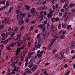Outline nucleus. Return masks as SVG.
I'll list each match as a JSON object with an SVG mask.
<instances>
[{
	"mask_svg": "<svg viewBox=\"0 0 75 75\" xmlns=\"http://www.w3.org/2000/svg\"><path fill=\"white\" fill-rule=\"evenodd\" d=\"M39 2L40 4H41L44 2V1L43 0H39Z\"/></svg>",
	"mask_w": 75,
	"mask_h": 75,
	"instance_id": "a878e982",
	"label": "nucleus"
},
{
	"mask_svg": "<svg viewBox=\"0 0 75 75\" xmlns=\"http://www.w3.org/2000/svg\"><path fill=\"white\" fill-rule=\"evenodd\" d=\"M62 28H66V27H67V25H64L63 24H62Z\"/></svg>",
	"mask_w": 75,
	"mask_h": 75,
	"instance_id": "c85d7f7f",
	"label": "nucleus"
},
{
	"mask_svg": "<svg viewBox=\"0 0 75 75\" xmlns=\"http://www.w3.org/2000/svg\"><path fill=\"white\" fill-rule=\"evenodd\" d=\"M52 22H57L56 21V19H55V18H53L52 20Z\"/></svg>",
	"mask_w": 75,
	"mask_h": 75,
	"instance_id": "cd10ccee",
	"label": "nucleus"
},
{
	"mask_svg": "<svg viewBox=\"0 0 75 75\" xmlns=\"http://www.w3.org/2000/svg\"><path fill=\"white\" fill-rule=\"evenodd\" d=\"M75 6V4H71L69 5V7L70 8H72V7H74Z\"/></svg>",
	"mask_w": 75,
	"mask_h": 75,
	"instance_id": "412c9836",
	"label": "nucleus"
},
{
	"mask_svg": "<svg viewBox=\"0 0 75 75\" xmlns=\"http://www.w3.org/2000/svg\"><path fill=\"white\" fill-rule=\"evenodd\" d=\"M11 30V28L10 27L8 28V31H10Z\"/></svg>",
	"mask_w": 75,
	"mask_h": 75,
	"instance_id": "5fc2aeb1",
	"label": "nucleus"
},
{
	"mask_svg": "<svg viewBox=\"0 0 75 75\" xmlns=\"http://www.w3.org/2000/svg\"><path fill=\"white\" fill-rule=\"evenodd\" d=\"M66 34V31L65 30H64L62 34H63V35H64V34Z\"/></svg>",
	"mask_w": 75,
	"mask_h": 75,
	"instance_id": "de8ad7c7",
	"label": "nucleus"
},
{
	"mask_svg": "<svg viewBox=\"0 0 75 75\" xmlns=\"http://www.w3.org/2000/svg\"><path fill=\"white\" fill-rule=\"evenodd\" d=\"M44 54V51H42L41 52H40V54H41L42 55Z\"/></svg>",
	"mask_w": 75,
	"mask_h": 75,
	"instance_id": "774afa93",
	"label": "nucleus"
},
{
	"mask_svg": "<svg viewBox=\"0 0 75 75\" xmlns=\"http://www.w3.org/2000/svg\"><path fill=\"white\" fill-rule=\"evenodd\" d=\"M61 56L62 57L64 58V54L63 52H62L61 53Z\"/></svg>",
	"mask_w": 75,
	"mask_h": 75,
	"instance_id": "72a5a7b5",
	"label": "nucleus"
},
{
	"mask_svg": "<svg viewBox=\"0 0 75 75\" xmlns=\"http://www.w3.org/2000/svg\"><path fill=\"white\" fill-rule=\"evenodd\" d=\"M21 32H19L18 33V38H15L13 40L14 41H17V40H18L19 38H20L21 37Z\"/></svg>",
	"mask_w": 75,
	"mask_h": 75,
	"instance_id": "20e7f679",
	"label": "nucleus"
},
{
	"mask_svg": "<svg viewBox=\"0 0 75 75\" xmlns=\"http://www.w3.org/2000/svg\"><path fill=\"white\" fill-rule=\"evenodd\" d=\"M47 24V20H45L44 22V24L45 25V24Z\"/></svg>",
	"mask_w": 75,
	"mask_h": 75,
	"instance_id": "58836bf2",
	"label": "nucleus"
},
{
	"mask_svg": "<svg viewBox=\"0 0 75 75\" xmlns=\"http://www.w3.org/2000/svg\"><path fill=\"white\" fill-rule=\"evenodd\" d=\"M62 16V13H59V16Z\"/></svg>",
	"mask_w": 75,
	"mask_h": 75,
	"instance_id": "69168bd1",
	"label": "nucleus"
},
{
	"mask_svg": "<svg viewBox=\"0 0 75 75\" xmlns=\"http://www.w3.org/2000/svg\"><path fill=\"white\" fill-rule=\"evenodd\" d=\"M53 8L54 10H55V9H56V7H55V6H54L53 7Z\"/></svg>",
	"mask_w": 75,
	"mask_h": 75,
	"instance_id": "0e129e2a",
	"label": "nucleus"
},
{
	"mask_svg": "<svg viewBox=\"0 0 75 75\" xmlns=\"http://www.w3.org/2000/svg\"><path fill=\"white\" fill-rule=\"evenodd\" d=\"M56 22L57 21H59V18L58 17L56 18Z\"/></svg>",
	"mask_w": 75,
	"mask_h": 75,
	"instance_id": "13d9d810",
	"label": "nucleus"
},
{
	"mask_svg": "<svg viewBox=\"0 0 75 75\" xmlns=\"http://www.w3.org/2000/svg\"><path fill=\"white\" fill-rule=\"evenodd\" d=\"M4 27V25H1L0 24V30H3Z\"/></svg>",
	"mask_w": 75,
	"mask_h": 75,
	"instance_id": "aec40b11",
	"label": "nucleus"
},
{
	"mask_svg": "<svg viewBox=\"0 0 75 75\" xmlns=\"http://www.w3.org/2000/svg\"><path fill=\"white\" fill-rule=\"evenodd\" d=\"M43 41V39L42 38H40L39 39L38 42V46H40V47H41V45L42 43V42Z\"/></svg>",
	"mask_w": 75,
	"mask_h": 75,
	"instance_id": "39448f33",
	"label": "nucleus"
},
{
	"mask_svg": "<svg viewBox=\"0 0 75 75\" xmlns=\"http://www.w3.org/2000/svg\"><path fill=\"white\" fill-rule=\"evenodd\" d=\"M40 34H39L37 36V37L36 38V39H38L40 38Z\"/></svg>",
	"mask_w": 75,
	"mask_h": 75,
	"instance_id": "7c9ffc66",
	"label": "nucleus"
},
{
	"mask_svg": "<svg viewBox=\"0 0 75 75\" xmlns=\"http://www.w3.org/2000/svg\"><path fill=\"white\" fill-rule=\"evenodd\" d=\"M57 51V49L53 50V54H54Z\"/></svg>",
	"mask_w": 75,
	"mask_h": 75,
	"instance_id": "c03bdc74",
	"label": "nucleus"
},
{
	"mask_svg": "<svg viewBox=\"0 0 75 75\" xmlns=\"http://www.w3.org/2000/svg\"><path fill=\"white\" fill-rule=\"evenodd\" d=\"M35 11L36 10L35 8H32L31 10V13L33 15H34V13L35 12Z\"/></svg>",
	"mask_w": 75,
	"mask_h": 75,
	"instance_id": "1a4fd4ad",
	"label": "nucleus"
},
{
	"mask_svg": "<svg viewBox=\"0 0 75 75\" xmlns=\"http://www.w3.org/2000/svg\"><path fill=\"white\" fill-rule=\"evenodd\" d=\"M44 74L45 75H48V74H47L46 71L45 72H44Z\"/></svg>",
	"mask_w": 75,
	"mask_h": 75,
	"instance_id": "4d7b16f0",
	"label": "nucleus"
},
{
	"mask_svg": "<svg viewBox=\"0 0 75 75\" xmlns=\"http://www.w3.org/2000/svg\"><path fill=\"white\" fill-rule=\"evenodd\" d=\"M36 69H37V66L35 65L32 67L31 70L32 72H35L36 71Z\"/></svg>",
	"mask_w": 75,
	"mask_h": 75,
	"instance_id": "423d86ee",
	"label": "nucleus"
},
{
	"mask_svg": "<svg viewBox=\"0 0 75 75\" xmlns=\"http://www.w3.org/2000/svg\"><path fill=\"white\" fill-rule=\"evenodd\" d=\"M54 11H55L54 10L52 11V10L51 9H50L49 11L50 13H49L51 14H53V13H54L53 12H54Z\"/></svg>",
	"mask_w": 75,
	"mask_h": 75,
	"instance_id": "a211bd4d",
	"label": "nucleus"
},
{
	"mask_svg": "<svg viewBox=\"0 0 75 75\" xmlns=\"http://www.w3.org/2000/svg\"><path fill=\"white\" fill-rule=\"evenodd\" d=\"M59 59L60 60H61V59H62V58H60L59 57H57V58H56L57 61H58V60H59Z\"/></svg>",
	"mask_w": 75,
	"mask_h": 75,
	"instance_id": "2f4dec72",
	"label": "nucleus"
},
{
	"mask_svg": "<svg viewBox=\"0 0 75 75\" xmlns=\"http://www.w3.org/2000/svg\"><path fill=\"white\" fill-rule=\"evenodd\" d=\"M8 42V40H5L4 42V43L5 44H7Z\"/></svg>",
	"mask_w": 75,
	"mask_h": 75,
	"instance_id": "f704fd0d",
	"label": "nucleus"
},
{
	"mask_svg": "<svg viewBox=\"0 0 75 75\" xmlns=\"http://www.w3.org/2000/svg\"><path fill=\"white\" fill-rule=\"evenodd\" d=\"M36 23V21H33L32 22V24H35Z\"/></svg>",
	"mask_w": 75,
	"mask_h": 75,
	"instance_id": "bf43d9fd",
	"label": "nucleus"
},
{
	"mask_svg": "<svg viewBox=\"0 0 75 75\" xmlns=\"http://www.w3.org/2000/svg\"><path fill=\"white\" fill-rule=\"evenodd\" d=\"M17 30H18V28L16 27L15 28V30H14V31H16L15 33H17Z\"/></svg>",
	"mask_w": 75,
	"mask_h": 75,
	"instance_id": "bb28decb",
	"label": "nucleus"
},
{
	"mask_svg": "<svg viewBox=\"0 0 75 75\" xmlns=\"http://www.w3.org/2000/svg\"><path fill=\"white\" fill-rule=\"evenodd\" d=\"M14 28H12V29H11V31L10 32H11V34H12V33H13V32H12L13 31H14Z\"/></svg>",
	"mask_w": 75,
	"mask_h": 75,
	"instance_id": "473e14b6",
	"label": "nucleus"
},
{
	"mask_svg": "<svg viewBox=\"0 0 75 75\" xmlns=\"http://www.w3.org/2000/svg\"><path fill=\"white\" fill-rule=\"evenodd\" d=\"M22 15V17L23 18H24L25 17V13H21L20 14V16H21Z\"/></svg>",
	"mask_w": 75,
	"mask_h": 75,
	"instance_id": "6ab92c4d",
	"label": "nucleus"
},
{
	"mask_svg": "<svg viewBox=\"0 0 75 75\" xmlns=\"http://www.w3.org/2000/svg\"><path fill=\"white\" fill-rule=\"evenodd\" d=\"M71 46H72V47H74V45H74V43H71Z\"/></svg>",
	"mask_w": 75,
	"mask_h": 75,
	"instance_id": "052dcab7",
	"label": "nucleus"
},
{
	"mask_svg": "<svg viewBox=\"0 0 75 75\" xmlns=\"http://www.w3.org/2000/svg\"><path fill=\"white\" fill-rule=\"evenodd\" d=\"M23 43V42H21V43L19 42L18 43V47H20L21 45V44Z\"/></svg>",
	"mask_w": 75,
	"mask_h": 75,
	"instance_id": "393cba45",
	"label": "nucleus"
},
{
	"mask_svg": "<svg viewBox=\"0 0 75 75\" xmlns=\"http://www.w3.org/2000/svg\"><path fill=\"white\" fill-rule=\"evenodd\" d=\"M23 60H24V57H22L21 58V61H23Z\"/></svg>",
	"mask_w": 75,
	"mask_h": 75,
	"instance_id": "49530a36",
	"label": "nucleus"
},
{
	"mask_svg": "<svg viewBox=\"0 0 75 75\" xmlns=\"http://www.w3.org/2000/svg\"><path fill=\"white\" fill-rule=\"evenodd\" d=\"M65 36L61 35L60 36V38L61 39H64L65 38Z\"/></svg>",
	"mask_w": 75,
	"mask_h": 75,
	"instance_id": "c756f323",
	"label": "nucleus"
},
{
	"mask_svg": "<svg viewBox=\"0 0 75 75\" xmlns=\"http://www.w3.org/2000/svg\"><path fill=\"white\" fill-rule=\"evenodd\" d=\"M42 35L44 37V38H46V37H47V35L46 34V33L45 32H44V31H43L42 32Z\"/></svg>",
	"mask_w": 75,
	"mask_h": 75,
	"instance_id": "2eb2a0df",
	"label": "nucleus"
},
{
	"mask_svg": "<svg viewBox=\"0 0 75 75\" xmlns=\"http://www.w3.org/2000/svg\"><path fill=\"white\" fill-rule=\"evenodd\" d=\"M29 21V20L28 19H26L25 21L26 23H28Z\"/></svg>",
	"mask_w": 75,
	"mask_h": 75,
	"instance_id": "8fccbe9b",
	"label": "nucleus"
},
{
	"mask_svg": "<svg viewBox=\"0 0 75 75\" xmlns=\"http://www.w3.org/2000/svg\"><path fill=\"white\" fill-rule=\"evenodd\" d=\"M61 24H59L58 26V29H59V30H60V29L61 28Z\"/></svg>",
	"mask_w": 75,
	"mask_h": 75,
	"instance_id": "37998d69",
	"label": "nucleus"
},
{
	"mask_svg": "<svg viewBox=\"0 0 75 75\" xmlns=\"http://www.w3.org/2000/svg\"><path fill=\"white\" fill-rule=\"evenodd\" d=\"M8 18H7L5 20H4V21L2 22V24H4V23L6 24L7 23L6 22L7 21V20H8Z\"/></svg>",
	"mask_w": 75,
	"mask_h": 75,
	"instance_id": "f3484780",
	"label": "nucleus"
},
{
	"mask_svg": "<svg viewBox=\"0 0 75 75\" xmlns=\"http://www.w3.org/2000/svg\"><path fill=\"white\" fill-rule=\"evenodd\" d=\"M71 26L70 25H68V26L67 27V29H68V30H69V29H70V28H71Z\"/></svg>",
	"mask_w": 75,
	"mask_h": 75,
	"instance_id": "864d4df0",
	"label": "nucleus"
},
{
	"mask_svg": "<svg viewBox=\"0 0 75 75\" xmlns=\"http://www.w3.org/2000/svg\"><path fill=\"white\" fill-rule=\"evenodd\" d=\"M25 6V9L27 10H30V7L29 6H28L26 5Z\"/></svg>",
	"mask_w": 75,
	"mask_h": 75,
	"instance_id": "4468645a",
	"label": "nucleus"
},
{
	"mask_svg": "<svg viewBox=\"0 0 75 75\" xmlns=\"http://www.w3.org/2000/svg\"><path fill=\"white\" fill-rule=\"evenodd\" d=\"M17 18L18 20V24L19 25H21L22 24H23L24 22L23 19L22 18H21V16H20V15H19L17 16Z\"/></svg>",
	"mask_w": 75,
	"mask_h": 75,
	"instance_id": "f257e3e1",
	"label": "nucleus"
},
{
	"mask_svg": "<svg viewBox=\"0 0 75 75\" xmlns=\"http://www.w3.org/2000/svg\"><path fill=\"white\" fill-rule=\"evenodd\" d=\"M64 67L65 68H68V65L67 64H66L64 66Z\"/></svg>",
	"mask_w": 75,
	"mask_h": 75,
	"instance_id": "338daca9",
	"label": "nucleus"
},
{
	"mask_svg": "<svg viewBox=\"0 0 75 75\" xmlns=\"http://www.w3.org/2000/svg\"><path fill=\"white\" fill-rule=\"evenodd\" d=\"M47 30H48V28H50V24H49V23H48L47 24Z\"/></svg>",
	"mask_w": 75,
	"mask_h": 75,
	"instance_id": "ea45409f",
	"label": "nucleus"
},
{
	"mask_svg": "<svg viewBox=\"0 0 75 75\" xmlns=\"http://www.w3.org/2000/svg\"><path fill=\"white\" fill-rule=\"evenodd\" d=\"M69 52V49H67L66 50V52L67 53H68Z\"/></svg>",
	"mask_w": 75,
	"mask_h": 75,
	"instance_id": "6e6d98bb",
	"label": "nucleus"
},
{
	"mask_svg": "<svg viewBox=\"0 0 75 75\" xmlns=\"http://www.w3.org/2000/svg\"><path fill=\"white\" fill-rule=\"evenodd\" d=\"M43 8L44 10H45L46 9H47V7H46V6H43Z\"/></svg>",
	"mask_w": 75,
	"mask_h": 75,
	"instance_id": "680f3d73",
	"label": "nucleus"
},
{
	"mask_svg": "<svg viewBox=\"0 0 75 75\" xmlns=\"http://www.w3.org/2000/svg\"><path fill=\"white\" fill-rule=\"evenodd\" d=\"M40 48V46H38V45H35V47L34 49H33V51H35V50H36L38 48Z\"/></svg>",
	"mask_w": 75,
	"mask_h": 75,
	"instance_id": "0eeeda50",
	"label": "nucleus"
},
{
	"mask_svg": "<svg viewBox=\"0 0 75 75\" xmlns=\"http://www.w3.org/2000/svg\"><path fill=\"white\" fill-rule=\"evenodd\" d=\"M21 50V49H17V51H16V52H18V53L20 51V50Z\"/></svg>",
	"mask_w": 75,
	"mask_h": 75,
	"instance_id": "c9c22d12",
	"label": "nucleus"
},
{
	"mask_svg": "<svg viewBox=\"0 0 75 75\" xmlns=\"http://www.w3.org/2000/svg\"><path fill=\"white\" fill-rule=\"evenodd\" d=\"M11 11L10 9H9L8 12V13H6V14H9V13L11 12Z\"/></svg>",
	"mask_w": 75,
	"mask_h": 75,
	"instance_id": "603ef678",
	"label": "nucleus"
},
{
	"mask_svg": "<svg viewBox=\"0 0 75 75\" xmlns=\"http://www.w3.org/2000/svg\"><path fill=\"white\" fill-rule=\"evenodd\" d=\"M37 55L38 57H41L42 55L40 53V54H38Z\"/></svg>",
	"mask_w": 75,
	"mask_h": 75,
	"instance_id": "a18cd8bd",
	"label": "nucleus"
},
{
	"mask_svg": "<svg viewBox=\"0 0 75 75\" xmlns=\"http://www.w3.org/2000/svg\"><path fill=\"white\" fill-rule=\"evenodd\" d=\"M55 41L54 40H53L52 41V42H51L49 46L48 47V50H51V48H52L53 47V46H52V45L53 44H54V42Z\"/></svg>",
	"mask_w": 75,
	"mask_h": 75,
	"instance_id": "7ed1b4c3",
	"label": "nucleus"
},
{
	"mask_svg": "<svg viewBox=\"0 0 75 75\" xmlns=\"http://www.w3.org/2000/svg\"><path fill=\"white\" fill-rule=\"evenodd\" d=\"M35 60L34 59H32L30 62V64H33V63H35Z\"/></svg>",
	"mask_w": 75,
	"mask_h": 75,
	"instance_id": "ddd939ff",
	"label": "nucleus"
},
{
	"mask_svg": "<svg viewBox=\"0 0 75 75\" xmlns=\"http://www.w3.org/2000/svg\"><path fill=\"white\" fill-rule=\"evenodd\" d=\"M15 34H16V33H13V34L12 35V36H11L12 38L13 37V36H14V35H15Z\"/></svg>",
	"mask_w": 75,
	"mask_h": 75,
	"instance_id": "09e8293b",
	"label": "nucleus"
},
{
	"mask_svg": "<svg viewBox=\"0 0 75 75\" xmlns=\"http://www.w3.org/2000/svg\"><path fill=\"white\" fill-rule=\"evenodd\" d=\"M67 4H66L65 5H64L63 7V8H65L67 6H68V5H67Z\"/></svg>",
	"mask_w": 75,
	"mask_h": 75,
	"instance_id": "e433bc0d",
	"label": "nucleus"
},
{
	"mask_svg": "<svg viewBox=\"0 0 75 75\" xmlns=\"http://www.w3.org/2000/svg\"><path fill=\"white\" fill-rule=\"evenodd\" d=\"M33 27H34V26H31L30 27V30H33Z\"/></svg>",
	"mask_w": 75,
	"mask_h": 75,
	"instance_id": "e2e57ef3",
	"label": "nucleus"
},
{
	"mask_svg": "<svg viewBox=\"0 0 75 75\" xmlns=\"http://www.w3.org/2000/svg\"><path fill=\"white\" fill-rule=\"evenodd\" d=\"M38 27H40V28H42L44 27V25L42 24L39 25L38 26Z\"/></svg>",
	"mask_w": 75,
	"mask_h": 75,
	"instance_id": "5701e85b",
	"label": "nucleus"
},
{
	"mask_svg": "<svg viewBox=\"0 0 75 75\" xmlns=\"http://www.w3.org/2000/svg\"><path fill=\"white\" fill-rule=\"evenodd\" d=\"M11 20H9L7 22V24H9L10 23H11Z\"/></svg>",
	"mask_w": 75,
	"mask_h": 75,
	"instance_id": "4c0bfd02",
	"label": "nucleus"
},
{
	"mask_svg": "<svg viewBox=\"0 0 75 75\" xmlns=\"http://www.w3.org/2000/svg\"><path fill=\"white\" fill-rule=\"evenodd\" d=\"M16 14H18L20 13V11L19 10H16Z\"/></svg>",
	"mask_w": 75,
	"mask_h": 75,
	"instance_id": "a19ab883",
	"label": "nucleus"
},
{
	"mask_svg": "<svg viewBox=\"0 0 75 75\" xmlns=\"http://www.w3.org/2000/svg\"><path fill=\"white\" fill-rule=\"evenodd\" d=\"M11 35V32H9L7 33L6 35L5 34V33H4L1 34V36L3 37V38H2V40H6L7 38V37H8V35Z\"/></svg>",
	"mask_w": 75,
	"mask_h": 75,
	"instance_id": "f03ea898",
	"label": "nucleus"
},
{
	"mask_svg": "<svg viewBox=\"0 0 75 75\" xmlns=\"http://www.w3.org/2000/svg\"><path fill=\"white\" fill-rule=\"evenodd\" d=\"M43 18L42 17L40 16V17H39V18H38V20H38V21H40V22H41V21L42 20H43Z\"/></svg>",
	"mask_w": 75,
	"mask_h": 75,
	"instance_id": "dca6fc26",
	"label": "nucleus"
},
{
	"mask_svg": "<svg viewBox=\"0 0 75 75\" xmlns=\"http://www.w3.org/2000/svg\"><path fill=\"white\" fill-rule=\"evenodd\" d=\"M10 69L9 68H8V72L7 74V75H8V74H10Z\"/></svg>",
	"mask_w": 75,
	"mask_h": 75,
	"instance_id": "b1692460",
	"label": "nucleus"
},
{
	"mask_svg": "<svg viewBox=\"0 0 75 75\" xmlns=\"http://www.w3.org/2000/svg\"><path fill=\"white\" fill-rule=\"evenodd\" d=\"M35 3L36 4H39V0H36L35 1Z\"/></svg>",
	"mask_w": 75,
	"mask_h": 75,
	"instance_id": "79ce46f5",
	"label": "nucleus"
},
{
	"mask_svg": "<svg viewBox=\"0 0 75 75\" xmlns=\"http://www.w3.org/2000/svg\"><path fill=\"white\" fill-rule=\"evenodd\" d=\"M25 72L27 74H29L30 73V70H29V69H26L25 70Z\"/></svg>",
	"mask_w": 75,
	"mask_h": 75,
	"instance_id": "9d476101",
	"label": "nucleus"
},
{
	"mask_svg": "<svg viewBox=\"0 0 75 75\" xmlns=\"http://www.w3.org/2000/svg\"><path fill=\"white\" fill-rule=\"evenodd\" d=\"M22 5V4H19V5L18 6L17 9L18 8H21V5Z\"/></svg>",
	"mask_w": 75,
	"mask_h": 75,
	"instance_id": "4be33fe9",
	"label": "nucleus"
},
{
	"mask_svg": "<svg viewBox=\"0 0 75 75\" xmlns=\"http://www.w3.org/2000/svg\"><path fill=\"white\" fill-rule=\"evenodd\" d=\"M52 35V37H53L54 38V40H57V38L58 37V36H57V35L56 34H55V33H53Z\"/></svg>",
	"mask_w": 75,
	"mask_h": 75,
	"instance_id": "6e6552de",
	"label": "nucleus"
},
{
	"mask_svg": "<svg viewBox=\"0 0 75 75\" xmlns=\"http://www.w3.org/2000/svg\"><path fill=\"white\" fill-rule=\"evenodd\" d=\"M28 57H27L25 60V61L26 62V63L25 64V67H27V64H28Z\"/></svg>",
	"mask_w": 75,
	"mask_h": 75,
	"instance_id": "9b49d317",
	"label": "nucleus"
},
{
	"mask_svg": "<svg viewBox=\"0 0 75 75\" xmlns=\"http://www.w3.org/2000/svg\"><path fill=\"white\" fill-rule=\"evenodd\" d=\"M53 14H50V13H48L47 17L49 18H51L52 17V16Z\"/></svg>",
	"mask_w": 75,
	"mask_h": 75,
	"instance_id": "f8f14e48",
	"label": "nucleus"
},
{
	"mask_svg": "<svg viewBox=\"0 0 75 75\" xmlns=\"http://www.w3.org/2000/svg\"><path fill=\"white\" fill-rule=\"evenodd\" d=\"M28 45H29V47H30V45H31V42H29L28 43Z\"/></svg>",
	"mask_w": 75,
	"mask_h": 75,
	"instance_id": "3c124183",
	"label": "nucleus"
}]
</instances>
